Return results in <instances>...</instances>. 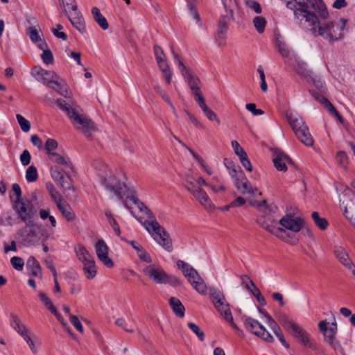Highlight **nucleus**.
Returning a JSON list of instances; mask_svg holds the SVG:
<instances>
[{
    "instance_id": "nucleus-1",
    "label": "nucleus",
    "mask_w": 355,
    "mask_h": 355,
    "mask_svg": "<svg viewBox=\"0 0 355 355\" xmlns=\"http://www.w3.org/2000/svg\"><path fill=\"white\" fill-rule=\"evenodd\" d=\"M286 7L293 11L295 17L300 23L304 21L314 36H321L330 43L340 40L344 37L347 20L341 18L339 21L320 23L318 17L327 19L329 12L322 0H292Z\"/></svg>"
},
{
    "instance_id": "nucleus-2",
    "label": "nucleus",
    "mask_w": 355,
    "mask_h": 355,
    "mask_svg": "<svg viewBox=\"0 0 355 355\" xmlns=\"http://www.w3.org/2000/svg\"><path fill=\"white\" fill-rule=\"evenodd\" d=\"M58 107L67 115L75 129L87 138L92 139L94 132L97 131L95 123L84 113L76 103H68L62 98L55 101Z\"/></svg>"
},
{
    "instance_id": "nucleus-3",
    "label": "nucleus",
    "mask_w": 355,
    "mask_h": 355,
    "mask_svg": "<svg viewBox=\"0 0 355 355\" xmlns=\"http://www.w3.org/2000/svg\"><path fill=\"white\" fill-rule=\"evenodd\" d=\"M141 223L159 245L168 252L173 251V243L169 234L159 225L153 215Z\"/></svg>"
},
{
    "instance_id": "nucleus-4",
    "label": "nucleus",
    "mask_w": 355,
    "mask_h": 355,
    "mask_svg": "<svg viewBox=\"0 0 355 355\" xmlns=\"http://www.w3.org/2000/svg\"><path fill=\"white\" fill-rule=\"evenodd\" d=\"M184 187L193 196V197L207 210L213 207L211 200L206 192L200 188V186H207L206 181L202 178L196 180L189 175L182 177Z\"/></svg>"
},
{
    "instance_id": "nucleus-5",
    "label": "nucleus",
    "mask_w": 355,
    "mask_h": 355,
    "mask_svg": "<svg viewBox=\"0 0 355 355\" xmlns=\"http://www.w3.org/2000/svg\"><path fill=\"white\" fill-rule=\"evenodd\" d=\"M100 181L107 191L116 196L119 200H122L124 206L127 209H130L128 203L123 201V198L128 191L124 178L116 176L112 172L109 171L105 176L101 178Z\"/></svg>"
},
{
    "instance_id": "nucleus-6",
    "label": "nucleus",
    "mask_w": 355,
    "mask_h": 355,
    "mask_svg": "<svg viewBox=\"0 0 355 355\" xmlns=\"http://www.w3.org/2000/svg\"><path fill=\"white\" fill-rule=\"evenodd\" d=\"M172 53L174 59L178 62V68L181 72L182 76L184 78V81L189 87L193 95L195 97L196 102L199 101L200 99L204 98L201 94L200 86L201 81L199 78L196 76L191 69H188L184 63L180 60L178 55L172 49Z\"/></svg>"
},
{
    "instance_id": "nucleus-7",
    "label": "nucleus",
    "mask_w": 355,
    "mask_h": 355,
    "mask_svg": "<svg viewBox=\"0 0 355 355\" xmlns=\"http://www.w3.org/2000/svg\"><path fill=\"white\" fill-rule=\"evenodd\" d=\"M177 266L182 271L184 277L187 278L189 283L197 292L202 295L207 293V286L195 268L182 260L177 261Z\"/></svg>"
},
{
    "instance_id": "nucleus-8",
    "label": "nucleus",
    "mask_w": 355,
    "mask_h": 355,
    "mask_svg": "<svg viewBox=\"0 0 355 355\" xmlns=\"http://www.w3.org/2000/svg\"><path fill=\"white\" fill-rule=\"evenodd\" d=\"M287 118L297 139L306 146H311L313 144V139L302 118L293 114L288 115Z\"/></svg>"
},
{
    "instance_id": "nucleus-9",
    "label": "nucleus",
    "mask_w": 355,
    "mask_h": 355,
    "mask_svg": "<svg viewBox=\"0 0 355 355\" xmlns=\"http://www.w3.org/2000/svg\"><path fill=\"white\" fill-rule=\"evenodd\" d=\"M12 203V208L18 215L19 218L26 223L27 226L33 227L34 222L33 216L35 214V209L32 202L28 200H20L19 201H13L12 196H10Z\"/></svg>"
},
{
    "instance_id": "nucleus-10",
    "label": "nucleus",
    "mask_w": 355,
    "mask_h": 355,
    "mask_svg": "<svg viewBox=\"0 0 355 355\" xmlns=\"http://www.w3.org/2000/svg\"><path fill=\"white\" fill-rule=\"evenodd\" d=\"M340 202L343 214L355 227V193L345 189L340 196Z\"/></svg>"
},
{
    "instance_id": "nucleus-11",
    "label": "nucleus",
    "mask_w": 355,
    "mask_h": 355,
    "mask_svg": "<svg viewBox=\"0 0 355 355\" xmlns=\"http://www.w3.org/2000/svg\"><path fill=\"white\" fill-rule=\"evenodd\" d=\"M243 324L246 330L268 343H272L274 338L257 320L248 317L244 320Z\"/></svg>"
},
{
    "instance_id": "nucleus-12",
    "label": "nucleus",
    "mask_w": 355,
    "mask_h": 355,
    "mask_svg": "<svg viewBox=\"0 0 355 355\" xmlns=\"http://www.w3.org/2000/svg\"><path fill=\"white\" fill-rule=\"evenodd\" d=\"M295 71L307 83L313 84L315 87H320L321 91H324V86L322 83L316 80L313 76V73L307 67V64L302 60H297L295 66Z\"/></svg>"
},
{
    "instance_id": "nucleus-13",
    "label": "nucleus",
    "mask_w": 355,
    "mask_h": 355,
    "mask_svg": "<svg viewBox=\"0 0 355 355\" xmlns=\"http://www.w3.org/2000/svg\"><path fill=\"white\" fill-rule=\"evenodd\" d=\"M288 332L297 342L300 343V345L313 350L318 349L317 344L311 340L309 334L297 324H296Z\"/></svg>"
},
{
    "instance_id": "nucleus-14",
    "label": "nucleus",
    "mask_w": 355,
    "mask_h": 355,
    "mask_svg": "<svg viewBox=\"0 0 355 355\" xmlns=\"http://www.w3.org/2000/svg\"><path fill=\"white\" fill-rule=\"evenodd\" d=\"M209 295L215 308L221 315L227 312V310H230V305L227 303L224 294L219 289L210 288Z\"/></svg>"
},
{
    "instance_id": "nucleus-15",
    "label": "nucleus",
    "mask_w": 355,
    "mask_h": 355,
    "mask_svg": "<svg viewBox=\"0 0 355 355\" xmlns=\"http://www.w3.org/2000/svg\"><path fill=\"white\" fill-rule=\"evenodd\" d=\"M234 12H226L220 16L218 21V27L216 33V40L219 46H221L224 43L225 40V35L228 29V25L234 21Z\"/></svg>"
},
{
    "instance_id": "nucleus-16",
    "label": "nucleus",
    "mask_w": 355,
    "mask_h": 355,
    "mask_svg": "<svg viewBox=\"0 0 355 355\" xmlns=\"http://www.w3.org/2000/svg\"><path fill=\"white\" fill-rule=\"evenodd\" d=\"M279 223L282 227L295 233L299 232L304 225V220L302 218L292 214L286 215L279 220Z\"/></svg>"
},
{
    "instance_id": "nucleus-17",
    "label": "nucleus",
    "mask_w": 355,
    "mask_h": 355,
    "mask_svg": "<svg viewBox=\"0 0 355 355\" xmlns=\"http://www.w3.org/2000/svg\"><path fill=\"white\" fill-rule=\"evenodd\" d=\"M95 250L98 259L107 268L114 266L113 261L109 257V248L105 241L98 240L95 245Z\"/></svg>"
},
{
    "instance_id": "nucleus-18",
    "label": "nucleus",
    "mask_w": 355,
    "mask_h": 355,
    "mask_svg": "<svg viewBox=\"0 0 355 355\" xmlns=\"http://www.w3.org/2000/svg\"><path fill=\"white\" fill-rule=\"evenodd\" d=\"M143 271L145 275L156 284H163L167 274L163 268L154 264L148 265Z\"/></svg>"
},
{
    "instance_id": "nucleus-19",
    "label": "nucleus",
    "mask_w": 355,
    "mask_h": 355,
    "mask_svg": "<svg viewBox=\"0 0 355 355\" xmlns=\"http://www.w3.org/2000/svg\"><path fill=\"white\" fill-rule=\"evenodd\" d=\"M72 11L69 14L66 12L69 20L76 30L82 33H85L86 30L85 20L81 12L78 10L77 5L73 6ZM65 12H67L66 10Z\"/></svg>"
},
{
    "instance_id": "nucleus-20",
    "label": "nucleus",
    "mask_w": 355,
    "mask_h": 355,
    "mask_svg": "<svg viewBox=\"0 0 355 355\" xmlns=\"http://www.w3.org/2000/svg\"><path fill=\"white\" fill-rule=\"evenodd\" d=\"M32 227L26 225V227L21 228L17 232L26 245H33L39 239L38 234Z\"/></svg>"
},
{
    "instance_id": "nucleus-21",
    "label": "nucleus",
    "mask_w": 355,
    "mask_h": 355,
    "mask_svg": "<svg viewBox=\"0 0 355 355\" xmlns=\"http://www.w3.org/2000/svg\"><path fill=\"white\" fill-rule=\"evenodd\" d=\"M334 252L336 257L342 265L354 272L355 266L343 247L339 245L335 246Z\"/></svg>"
},
{
    "instance_id": "nucleus-22",
    "label": "nucleus",
    "mask_w": 355,
    "mask_h": 355,
    "mask_svg": "<svg viewBox=\"0 0 355 355\" xmlns=\"http://www.w3.org/2000/svg\"><path fill=\"white\" fill-rule=\"evenodd\" d=\"M275 153L276 156L272 159L274 166L279 171H286V164L291 163V158L286 154L280 150H276Z\"/></svg>"
},
{
    "instance_id": "nucleus-23",
    "label": "nucleus",
    "mask_w": 355,
    "mask_h": 355,
    "mask_svg": "<svg viewBox=\"0 0 355 355\" xmlns=\"http://www.w3.org/2000/svg\"><path fill=\"white\" fill-rule=\"evenodd\" d=\"M71 177L69 175L65 177L63 174L56 183L62 189L63 193H65L67 196H71L73 197L76 196V192L75 188L71 184Z\"/></svg>"
},
{
    "instance_id": "nucleus-24",
    "label": "nucleus",
    "mask_w": 355,
    "mask_h": 355,
    "mask_svg": "<svg viewBox=\"0 0 355 355\" xmlns=\"http://www.w3.org/2000/svg\"><path fill=\"white\" fill-rule=\"evenodd\" d=\"M50 87L65 98H70L71 96L72 93L67 84L59 77L55 79L54 83L53 85H50Z\"/></svg>"
},
{
    "instance_id": "nucleus-25",
    "label": "nucleus",
    "mask_w": 355,
    "mask_h": 355,
    "mask_svg": "<svg viewBox=\"0 0 355 355\" xmlns=\"http://www.w3.org/2000/svg\"><path fill=\"white\" fill-rule=\"evenodd\" d=\"M234 186L238 190H240L243 195H253L257 191V189H254L251 186L250 182L246 179L245 175H243V178L236 179L234 180Z\"/></svg>"
},
{
    "instance_id": "nucleus-26",
    "label": "nucleus",
    "mask_w": 355,
    "mask_h": 355,
    "mask_svg": "<svg viewBox=\"0 0 355 355\" xmlns=\"http://www.w3.org/2000/svg\"><path fill=\"white\" fill-rule=\"evenodd\" d=\"M336 333H333L331 330H328L324 334V340L334 351L338 350L342 355H345L343 347L339 341L336 340Z\"/></svg>"
},
{
    "instance_id": "nucleus-27",
    "label": "nucleus",
    "mask_w": 355,
    "mask_h": 355,
    "mask_svg": "<svg viewBox=\"0 0 355 355\" xmlns=\"http://www.w3.org/2000/svg\"><path fill=\"white\" fill-rule=\"evenodd\" d=\"M75 252L78 260L83 263V265L89 263V262L94 261V257L90 254L88 250L81 245H79L75 248Z\"/></svg>"
},
{
    "instance_id": "nucleus-28",
    "label": "nucleus",
    "mask_w": 355,
    "mask_h": 355,
    "mask_svg": "<svg viewBox=\"0 0 355 355\" xmlns=\"http://www.w3.org/2000/svg\"><path fill=\"white\" fill-rule=\"evenodd\" d=\"M62 216L68 220L73 221L76 218V214L70 205L65 201H62L56 205Z\"/></svg>"
},
{
    "instance_id": "nucleus-29",
    "label": "nucleus",
    "mask_w": 355,
    "mask_h": 355,
    "mask_svg": "<svg viewBox=\"0 0 355 355\" xmlns=\"http://www.w3.org/2000/svg\"><path fill=\"white\" fill-rule=\"evenodd\" d=\"M315 98L321 104L324 105V107L329 111V112L334 116H336L339 119H341L340 115L331 104V103L322 95L318 94H313Z\"/></svg>"
},
{
    "instance_id": "nucleus-30",
    "label": "nucleus",
    "mask_w": 355,
    "mask_h": 355,
    "mask_svg": "<svg viewBox=\"0 0 355 355\" xmlns=\"http://www.w3.org/2000/svg\"><path fill=\"white\" fill-rule=\"evenodd\" d=\"M10 324L21 337L29 332L26 327L21 323L19 318L15 314L10 315Z\"/></svg>"
},
{
    "instance_id": "nucleus-31",
    "label": "nucleus",
    "mask_w": 355,
    "mask_h": 355,
    "mask_svg": "<svg viewBox=\"0 0 355 355\" xmlns=\"http://www.w3.org/2000/svg\"><path fill=\"white\" fill-rule=\"evenodd\" d=\"M49 157L53 162L65 166L71 172L73 171V166L68 157H63L57 153H51Z\"/></svg>"
},
{
    "instance_id": "nucleus-32",
    "label": "nucleus",
    "mask_w": 355,
    "mask_h": 355,
    "mask_svg": "<svg viewBox=\"0 0 355 355\" xmlns=\"http://www.w3.org/2000/svg\"><path fill=\"white\" fill-rule=\"evenodd\" d=\"M197 103L209 121H215L218 124L220 123V119L216 114L206 105L205 98L200 99Z\"/></svg>"
},
{
    "instance_id": "nucleus-33",
    "label": "nucleus",
    "mask_w": 355,
    "mask_h": 355,
    "mask_svg": "<svg viewBox=\"0 0 355 355\" xmlns=\"http://www.w3.org/2000/svg\"><path fill=\"white\" fill-rule=\"evenodd\" d=\"M92 14L95 21L103 30H107L109 28V24L106 18L103 16L97 7L92 8Z\"/></svg>"
},
{
    "instance_id": "nucleus-34",
    "label": "nucleus",
    "mask_w": 355,
    "mask_h": 355,
    "mask_svg": "<svg viewBox=\"0 0 355 355\" xmlns=\"http://www.w3.org/2000/svg\"><path fill=\"white\" fill-rule=\"evenodd\" d=\"M26 267L31 268V273L34 277H40L42 275V269L39 262L35 257H30L26 262Z\"/></svg>"
},
{
    "instance_id": "nucleus-35",
    "label": "nucleus",
    "mask_w": 355,
    "mask_h": 355,
    "mask_svg": "<svg viewBox=\"0 0 355 355\" xmlns=\"http://www.w3.org/2000/svg\"><path fill=\"white\" fill-rule=\"evenodd\" d=\"M169 304L178 317L182 318L184 315V306L180 300L176 297H171L169 299Z\"/></svg>"
},
{
    "instance_id": "nucleus-36",
    "label": "nucleus",
    "mask_w": 355,
    "mask_h": 355,
    "mask_svg": "<svg viewBox=\"0 0 355 355\" xmlns=\"http://www.w3.org/2000/svg\"><path fill=\"white\" fill-rule=\"evenodd\" d=\"M279 223L276 220H270V225L268 226H266V230L281 239H284V230L282 227H278Z\"/></svg>"
},
{
    "instance_id": "nucleus-37",
    "label": "nucleus",
    "mask_w": 355,
    "mask_h": 355,
    "mask_svg": "<svg viewBox=\"0 0 355 355\" xmlns=\"http://www.w3.org/2000/svg\"><path fill=\"white\" fill-rule=\"evenodd\" d=\"M129 243L137 251V256L140 258V259L147 263L151 262V258L149 254L144 249V248L140 244L136 243L134 241H129Z\"/></svg>"
},
{
    "instance_id": "nucleus-38",
    "label": "nucleus",
    "mask_w": 355,
    "mask_h": 355,
    "mask_svg": "<svg viewBox=\"0 0 355 355\" xmlns=\"http://www.w3.org/2000/svg\"><path fill=\"white\" fill-rule=\"evenodd\" d=\"M83 271L86 275L87 279H94L97 273L95 261L89 262L86 265H83Z\"/></svg>"
},
{
    "instance_id": "nucleus-39",
    "label": "nucleus",
    "mask_w": 355,
    "mask_h": 355,
    "mask_svg": "<svg viewBox=\"0 0 355 355\" xmlns=\"http://www.w3.org/2000/svg\"><path fill=\"white\" fill-rule=\"evenodd\" d=\"M46 187L52 200L55 202L56 205L62 201L60 194L59 193V192L57 191L56 188L52 183H47L46 184Z\"/></svg>"
},
{
    "instance_id": "nucleus-40",
    "label": "nucleus",
    "mask_w": 355,
    "mask_h": 355,
    "mask_svg": "<svg viewBox=\"0 0 355 355\" xmlns=\"http://www.w3.org/2000/svg\"><path fill=\"white\" fill-rule=\"evenodd\" d=\"M154 89L156 91V92L160 95V96L162 98V99L171 107V108L173 110V112L176 114L177 111L175 107H174L173 104L171 101L168 96L166 93V92L159 86V85H155Z\"/></svg>"
},
{
    "instance_id": "nucleus-41",
    "label": "nucleus",
    "mask_w": 355,
    "mask_h": 355,
    "mask_svg": "<svg viewBox=\"0 0 355 355\" xmlns=\"http://www.w3.org/2000/svg\"><path fill=\"white\" fill-rule=\"evenodd\" d=\"M279 322L288 331L291 330L297 324L291 321L285 314H282L278 318Z\"/></svg>"
},
{
    "instance_id": "nucleus-42",
    "label": "nucleus",
    "mask_w": 355,
    "mask_h": 355,
    "mask_svg": "<svg viewBox=\"0 0 355 355\" xmlns=\"http://www.w3.org/2000/svg\"><path fill=\"white\" fill-rule=\"evenodd\" d=\"M311 217L315 223V225L322 230L327 229L328 226V222L324 218H321L317 211H313L311 214Z\"/></svg>"
},
{
    "instance_id": "nucleus-43",
    "label": "nucleus",
    "mask_w": 355,
    "mask_h": 355,
    "mask_svg": "<svg viewBox=\"0 0 355 355\" xmlns=\"http://www.w3.org/2000/svg\"><path fill=\"white\" fill-rule=\"evenodd\" d=\"M253 24L258 33L264 32L266 25V20L263 17L257 16L253 19Z\"/></svg>"
},
{
    "instance_id": "nucleus-44",
    "label": "nucleus",
    "mask_w": 355,
    "mask_h": 355,
    "mask_svg": "<svg viewBox=\"0 0 355 355\" xmlns=\"http://www.w3.org/2000/svg\"><path fill=\"white\" fill-rule=\"evenodd\" d=\"M38 174L35 166H30L26 172V179L29 182H35L37 180Z\"/></svg>"
},
{
    "instance_id": "nucleus-45",
    "label": "nucleus",
    "mask_w": 355,
    "mask_h": 355,
    "mask_svg": "<svg viewBox=\"0 0 355 355\" xmlns=\"http://www.w3.org/2000/svg\"><path fill=\"white\" fill-rule=\"evenodd\" d=\"M16 118L21 130L24 132H28L31 129L30 122L19 114L16 115Z\"/></svg>"
},
{
    "instance_id": "nucleus-46",
    "label": "nucleus",
    "mask_w": 355,
    "mask_h": 355,
    "mask_svg": "<svg viewBox=\"0 0 355 355\" xmlns=\"http://www.w3.org/2000/svg\"><path fill=\"white\" fill-rule=\"evenodd\" d=\"M58 146V142L54 139L49 138L45 142V150L48 156L51 155V153H54V150H55Z\"/></svg>"
},
{
    "instance_id": "nucleus-47",
    "label": "nucleus",
    "mask_w": 355,
    "mask_h": 355,
    "mask_svg": "<svg viewBox=\"0 0 355 355\" xmlns=\"http://www.w3.org/2000/svg\"><path fill=\"white\" fill-rule=\"evenodd\" d=\"M51 74V71L43 69L40 67H35L32 71V75L35 77L37 80H41V78L44 76H49Z\"/></svg>"
},
{
    "instance_id": "nucleus-48",
    "label": "nucleus",
    "mask_w": 355,
    "mask_h": 355,
    "mask_svg": "<svg viewBox=\"0 0 355 355\" xmlns=\"http://www.w3.org/2000/svg\"><path fill=\"white\" fill-rule=\"evenodd\" d=\"M338 165L343 168H346L348 162V157L345 151H339L336 157Z\"/></svg>"
},
{
    "instance_id": "nucleus-49",
    "label": "nucleus",
    "mask_w": 355,
    "mask_h": 355,
    "mask_svg": "<svg viewBox=\"0 0 355 355\" xmlns=\"http://www.w3.org/2000/svg\"><path fill=\"white\" fill-rule=\"evenodd\" d=\"M222 316L225 318V320L227 322H228L230 323L231 327L234 330H236V332H241V334H243V331L240 328H239V327L234 323L233 317L232 315V312L230 310H227V312L225 313V314H223Z\"/></svg>"
},
{
    "instance_id": "nucleus-50",
    "label": "nucleus",
    "mask_w": 355,
    "mask_h": 355,
    "mask_svg": "<svg viewBox=\"0 0 355 355\" xmlns=\"http://www.w3.org/2000/svg\"><path fill=\"white\" fill-rule=\"evenodd\" d=\"M188 327L201 341L205 340V334L197 324L193 322H189Z\"/></svg>"
},
{
    "instance_id": "nucleus-51",
    "label": "nucleus",
    "mask_w": 355,
    "mask_h": 355,
    "mask_svg": "<svg viewBox=\"0 0 355 355\" xmlns=\"http://www.w3.org/2000/svg\"><path fill=\"white\" fill-rule=\"evenodd\" d=\"M225 12H234V10L237 8V3L236 0H222Z\"/></svg>"
},
{
    "instance_id": "nucleus-52",
    "label": "nucleus",
    "mask_w": 355,
    "mask_h": 355,
    "mask_svg": "<svg viewBox=\"0 0 355 355\" xmlns=\"http://www.w3.org/2000/svg\"><path fill=\"white\" fill-rule=\"evenodd\" d=\"M241 280L242 286H244L249 291H251L252 288L256 287V285L254 284L253 281L250 279V278L246 275H242L241 277Z\"/></svg>"
},
{
    "instance_id": "nucleus-53",
    "label": "nucleus",
    "mask_w": 355,
    "mask_h": 355,
    "mask_svg": "<svg viewBox=\"0 0 355 355\" xmlns=\"http://www.w3.org/2000/svg\"><path fill=\"white\" fill-rule=\"evenodd\" d=\"M12 267L17 270L21 271L24 268V261L22 258L19 257H13L10 259Z\"/></svg>"
},
{
    "instance_id": "nucleus-54",
    "label": "nucleus",
    "mask_w": 355,
    "mask_h": 355,
    "mask_svg": "<svg viewBox=\"0 0 355 355\" xmlns=\"http://www.w3.org/2000/svg\"><path fill=\"white\" fill-rule=\"evenodd\" d=\"M245 6L254 10L257 14H260L262 12L261 5L257 1L253 0H246L245 1Z\"/></svg>"
},
{
    "instance_id": "nucleus-55",
    "label": "nucleus",
    "mask_w": 355,
    "mask_h": 355,
    "mask_svg": "<svg viewBox=\"0 0 355 355\" xmlns=\"http://www.w3.org/2000/svg\"><path fill=\"white\" fill-rule=\"evenodd\" d=\"M27 34L28 35L31 40L34 43H36L40 39V35L38 33V31L35 27H28L27 28Z\"/></svg>"
},
{
    "instance_id": "nucleus-56",
    "label": "nucleus",
    "mask_w": 355,
    "mask_h": 355,
    "mask_svg": "<svg viewBox=\"0 0 355 355\" xmlns=\"http://www.w3.org/2000/svg\"><path fill=\"white\" fill-rule=\"evenodd\" d=\"M39 297L41 300V301L44 304L46 307L52 313L53 310H55L56 309L54 307L52 302L51 300L44 293H39Z\"/></svg>"
},
{
    "instance_id": "nucleus-57",
    "label": "nucleus",
    "mask_w": 355,
    "mask_h": 355,
    "mask_svg": "<svg viewBox=\"0 0 355 355\" xmlns=\"http://www.w3.org/2000/svg\"><path fill=\"white\" fill-rule=\"evenodd\" d=\"M58 78V75L53 71H51V75L42 76L40 81L50 87V85H53L54 83L55 79Z\"/></svg>"
},
{
    "instance_id": "nucleus-58",
    "label": "nucleus",
    "mask_w": 355,
    "mask_h": 355,
    "mask_svg": "<svg viewBox=\"0 0 355 355\" xmlns=\"http://www.w3.org/2000/svg\"><path fill=\"white\" fill-rule=\"evenodd\" d=\"M69 320L72 325L75 327V329L79 331L80 333L83 332V327L76 315H69Z\"/></svg>"
},
{
    "instance_id": "nucleus-59",
    "label": "nucleus",
    "mask_w": 355,
    "mask_h": 355,
    "mask_svg": "<svg viewBox=\"0 0 355 355\" xmlns=\"http://www.w3.org/2000/svg\"><path fill=\"white\" fill-rule=\"evenodd\" d=\"M251 293L255 297L257 300L260 303L261 305L265 306L266 304V300L264 297L261 295L259 289L256 286L252 288Z\"/></svg>"
},
{
    "instance_id": "nucleus-60",
    "label": "nucleus",
    "mask_w": 355,
    "mask_h": 355,
    "mask_svg": "<svg viewBox=\"0 0 355 355\" xmlns=\"http://www.w3.org/2000/svg\"><path fill=\"white\" fill-rule=\"evenodd\" d=\"M61 29H62V26L60 24H57L56 27L52 29V32L56 37L60 38L65 41L67 40V35L65 33L60 31Z\"/></svg>"
},
{
    "instance_id": "nucleus-61",
    "label": "nucleus",
    "mask_w": 355,
    "mask_h": 355,
    "mask_svg": "<svg viewBox=\"0 0 355 355\" xmlns=\"http://www.w3.org/2000/svg\"><path fill=\"white\" fill-rule=\"evenodd\" d=\"M41 58L42 61L47 64L52 63L53 61V54L49 49L44 50Z\"/></svg>"
},
{
    "instance_id": "nucleus-62",
    "label": "nucleus",
    "mask_w": 355,
    "mask_h": 355,
    "mask_svg": "<svg viewBox=\"0 0 355 355\" xmlns=\"http://www.w3.org/2000/svg\"><path fill=\"white\" fill-rule=\"evenodd\" d=\"M163 284H168L172 286H178L181 284V282L177 277L166 274V277L165 278L164 282Z\"/></svg>"
},
{
    "instance_id": "nucleus-63",
    "label": "nucleus",
    "mask_w": 355,
    "mask_h": 355,
    "mask_svg": "<svg viewBox=\"0 0 355 355\" xmlns=\"http://www.w3.org/2000/svg\"><path fill=\"white\" fill-rule=\"evenodd\" d=\"M50 171L51 178L55 182L58 179H60V177L64 174V173L58 166H52Z\"/></svg>"
},
{
    "instance_id": "nucleus-64",
    "label": "nucleus",
    "mask_w": 355,
    "mask_h": 355,
    "mask_svg": "<svg viewBox=\"0 0 355 355\" xmlns=\"http://www.w3.org/2000/svg\"><path fill=\"white\" fill-rule=\"evenodd\" d=\"M232 146L234 150V153L239 157L245 155L246 153L244 149L240 146L239 142L236 140L232 141Z\"/></svg>"
}]
</instances>
